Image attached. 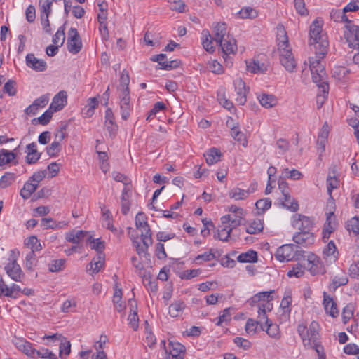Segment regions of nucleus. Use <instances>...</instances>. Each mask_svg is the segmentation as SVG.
<instances>
[{"label": "nucleus", "mask_w": 359, "mask_h": 359, "mask_svg": "<svg viewBox=\"0 0 359 359\" xmlns=\"http://www.w3.org/2000/svg\"><path fill=\"white\" fill-rule=\"evenodd\" d=\"M309 67L313 81L317 84L320 90L316 97L317 107L320 109L325 102L329 91L325 69L319 60L313 58L310 60Z\"/></svg>", "instance_id": "nucleus-1"}, {"label": "nucleus", "mask_w": 359, "mask_h": 359, "mask_svg": "<svg viewBox=\"0 0 359 359\" xmlns=\"http://www.w3.org/2000/svg\"><path fill=\"white\" fill-rule=\"evenodd\" d=\"M323 21L320 19L314 20L310 26V41L311 44L314 45L316 50L315 57H310L309 60L312 58L313 60H319L321 62L325 55L327 53L328 41L326 37L322 34Z\"/></svg>", "instance_id": "nucleus-2"}, {"label": "nucleus", "mask_w": 359, "mask_h": 359, "mask_svg": "<svg viewBox=\"0 0 359 359\" xmlns=\"http://www.w3.org/2000/svg\"><path fill=\"white\" fill-rule=\"evenodd\" d=\"M274 292V290L261 292L253 297L249 300L248 303L251 306H254L256 304H258V318L260 320H264L268 319L266 316L267 311H271L273 309V304L270 302L273 300V296L271 294Z\"/></svg>", "instance_id": "nucleus-3"}, {"label": "nucleus", "mask_w": 359, "mask_h": 359, "mask_svg": "<svg viewBox=\"0 0 359 359\" xmlns=\"http://www.w3.org/2000/svg\"><path fill=\"white\" fill-rule=\"evenodd\" d=\"M318 330L319 324L315 320L310 323L309 327L304 323H299L297 326L298 334L306 347H311L313 343L319 341Z\"/></svg>", "instance_id": "nucleus-4"}, {"label": "nucleus", "mask_w": 359, "mask_h": 359, "mask_svg": "<svg viewBox=\"0 0 359 359\" xmlns=\"http://www.w3.org/2000/svg\"><path fill=\"white\" fill-rule=\"evenodd\" d=\"M294 244H285L277 248L274 256L277 260L281 262L298 260L304 252Z\"/></svg>", "instance_id": "nucleus-5"}, {"label": "nucleus", "mask_w": 359, "mask_h": 359, "mask_svg": "<svg viewBox=\"0 0 359 359\" xmlns=\"http://www.w3.org/2000/svg\"><path fill=\"white\" fill-rule=\"evenodd\" d=\"M19 251L14 250L11 251L10 262L6 264L4 269L8 276L15 282H21L25 277L21 267L17 263V257L19 255Z\"/></svg>", "instance_id": "nucleus-6"}, {"label": "nucleus", "mask_w": 359, "mask_h": 359, "mask_svg": "<svg viewBox=\"0 0 359 359\" xmlns=\"http://www.w3.org/2000/svg\"><path fill=\"white\" fill-rule=\"evenodd\" d=\"M223 53V57L226 66H231L232 61L229 55H234L237 51V45L236 39L231 35H227L222 42L217 43Z\"/></svg>", "instance_id": "nucleus-7"}, {"label": "nucleus", "mask_w": 359, "mask_h": 359, "mask_svg": "<svg viewBox=\"0 0 359 359\" xmlns=\"http://www.w3.org/2000/svg\"><path fill=\"white\" fill-rule=\"evenodd\" d=\"M279 52V57L281 65L285 69L292 72L297 67V62L292 52V48L290 45L287 47H278Z\"/></svg>", "instance_id": "nucleus-8"}, {"label": "nucleus", "mask_w": 359, "mask_h": 359, "mask_svg": "<svg viewBox=\"0 0 359 359\" xmlns=\"http://www.w3.org/2000/svg\"><path fill=\"white\" fill-rule=\"evenodd\" d=\"M344 36L348 43V47L354 50H359V26L355 25H346Z\"/></svg>", "instance_id": "nucleus-9"}, {"label": "nucleus", "mask_w": 359, "mask_h": 359, "mask_svg": "<svg viewBox=\"0 0 359 359\" xmlns=\"http://www.w3.org/2000/svg\"><path fill=\"white\" fill-rule=\"evenodd\" d=\"M292 225L299 231H311L313 227V222L309 217L295 214L292 217Z\"/></svg>", "instance_id": "nucleus-10"}, {"label": "nucleus", "mask_w": 359, "mask_h": 359, "mask_svg": "<svg viewBox=\"0 0 359 359\" xmlns=\"http://www.w3.org/2000/svg\"><path fill=\"white\" fill-rule=\"evenodd\" d=\"M43 339H47L50 342H58L60 348V357L62 358V355H68L71 351L70 342L67 341L66 338L60 334H54L52 335H45L43 337Z\"/></svg>", "instance_id": "nucleus-11"}, {"label": "nucleus", "mask_w": 359, "mask_h": 359, "mask_svg": "<svg viewBox=\"0 0 359 359\" xmlns=\"http://www.w3.org/2000/svg\"><path fill=\"white\" fill-rule=\"evenodd\" d=\"M67 46L68 50L72 54H76L81 50V40L76 28L71 27L69 30Z\"/></svg>", "instance_id": "nucleus-12"}, {"label": "nucleus", "mask_w": 359, "mask_h": 359, "mask_svg": "<svg viewBox=\"0 0 359 359\" xmlns=\"http://www.w3.org/2000/svg\"><path fill=\"white\" fill-rule=\"evenodd\" d=\"M21 288L19 285L13 283L8 287L2 278H0V297L4 296L13 299H17L21 292Z\"/></svg>", "instance_id": "nucleus-13"}, {"label": "nucleus", "mask_w": 359, "mask_h": 359, "mask_svg": "<svg viewBox=\"0 0 359 359\" xmlns=\"http://www.w3.org/2000/svg\"><path fill=\"white\" fill-rule=\"evenodd\" d=\"M233 85L235 87V90L237 93V97L236 99V102L240 105H244L247 100V89L245 83L241 78H236L233 81Z\"/></svg>", "instance_id": "nucleus-14"}, {"label": "nucleus", "mask_w": 359, "mask_h": 359, "mask_svg": "<svg viewBox=\"0 0 359 359\" xmlns=\"http://www.w3.org/2000/svg\"><path fill=\"white\" fill-rule=\"evenodd\" d=\"M326 222L323 231V238L328 239L330 234L334 231L337 226L336 217L333 212L326 213Z\"/></svg>", "instance_id": "nucleus-15"}, {"label": "nucleus", "mask_w": 359, "mask_h": 359, "mask_svg": "<svg viewBox=\"0 0 359 359\" xmlns=\"http://www.w3.org/2000/svg\"><path fill=\"white\" fill-rule=\"evenodd\" d=\"M25 61L28 67L36 72H43L47 67L44 60L36 58L33 53L27 54Z\"/></svg>", "instance_id": "nucleus-16"}, {"label": "nucleus", "mask_w": 359, "mask_h": 359, "mask_svg": "<svg viewBox=\"0 0 359 359\" xmlns=\"http://www.w3.org/2000/svg\"><path fill=\"white\" fill-rule=\"evenodd\" d=\"M308 266L312 275L323 274L325 273V267L319 257L312 254L308 257Z\"/></svg>", "instance_id": "nucleus-17"}, {"label": "nucleus", "mask_w": 359, "mask_h": 359, "mask_svg": "<svg viewBox=\"0 0 359 359\" xmlns=\"http://www.w3.org/2000/svg\"><path fill=\"white\" fill-rule=\"evenodd\" d=\"M294 243L304 246H308L314 243L315 237L311 231H299L293 236Z\"/></svg>", "instance_id": "nucleus-18"}, {"label": "nucleus", "mask_w": 359, "mask_h": 359, "mask_svg": "<svg viewBox=\"0 0 359 359\" xmlns=\"http://www.w3.org/2000/svg\"><path fill=\"white\" fill-rule=\"evenodd\" d=\"M105 127L108 130L109 135L114 137L118 130V126L115 123L114 113L111 108H107L105 111Z\"/></svg>", "instance_id": "nucleus-19"}, {"label": "nucleus", "mask_w": 359, "mask_h": 359, "mask_svg": "<svg viewBox=\"0 0 359 359\" xmlns=\"http://www.w3.org/2000/svg\"><path fill=\"white\" fill-rule=\"evenodd\" d=\"M36 147L37 145L35 142L27 145L25 161L27 164H34L40 159L41 154L38 152Z\"/></svg>", "instance_id": "nucleus-20"}, {"label": "nucleus", "mask_w": 359, "mask_h": 359, "mask_svg": "<svg viewBox=\"0 0 359 359\" xmlns=\"http://www.w3.org/2000/svg\"><path fill=\"white\" fill-rule=\"evenodd\" d=\"M67 102V96L65 91H60L55 95L50 105V109L53 111L61 110Z\"/></svg>", "instance_id": "nucleus-21"}, {"label": "nucleus", "mask_w": 359, "mask_h": 359, "mask_svg": "<svg viewBox=\"0 0 359 359\" xmlns=\"http://www.w3.org/2000/svg\"><path fill=\"white\" fill-rule=\"evenodd\" d=\"M131 196V186L126 185L122 190L121 196V212L126 215L130 210Z\"/></svg>", "instance_id": "nucleus-22"}, {"label": "nucleus", "mask_w": 359, "mask_h": 359, "mask_svg": "<svg viewBox=\"0 0 359 359\" xmlns=\"http://www.w3.org/2000/svg\"><path fill=\"white\" fill-rule=\"evenodd\" d=\"M170 354L172 359H181L184 358L186 351L185 346L180 342L175 341H169Z\"/></svg>", "instance_id": "nucleus-23"}, {"label": "nucleus", "mask_w": 359, "mask_h": 359, "mask_svg": "<svg viewBox=\"0 0 359 359\" xmlns=\"http://www.w3.org/2000/svg\"><path fill=\"white\" fill-rule=\"evenodd\" d=\"M128 304L130 306V313L128 316V320L130 326L136 331L139 327V318L137 311V304L133 299H130Z\"/></svg>", "instance_id": "nucleus-24"}, {"label": "nucleus", "mask_w": 359, "mask_h": 359, "mask_svg": "<svg viewBox=\"0 0 359 359\" xmlns=\"http://www.w3.org/2000/svg\"><path fill=\"white\" fill-rule=\"evenodd\" d=\"M323 297V304L326 313L329 314L333 318L338 316L339 310L337 307V304L335 302H334L332 298L327 295L325 292H324Z\"/></svg>", "instance_id": "nucleus-25"}, {"label": "nucleus", "mask_w": 359, "mask_h": 359, "mask_svg": "<svg viewBox=\"0 0 359 359\" xmlns=\"http://www.w3.org/2000/svg\"><path fill=\"white\" fill-rule=\"evenodd\" d=\"M243 215H226L221 217V222L223 225L226 224L231 230L240 226L242 223Z\"/></svg>", "instance_id": "nucleus-26"}, {"label": "nucleus", "mask_w": 359, "mask_h": 359, "mask_svg": "<svg viewBox=\"0 0 359 359\" xmlns=\"http://www.w3.org/2000/svg\"><path fill=\"white\" fill-rule=\"evenodd\" d=\"M105 255L104 253H100L97 255L96 257H93L89 264V268H87V271L92 273H97L102 268L104 264Z\"/></svg>", "instance_id": "nucleus-27"}, {"label": "nucleus", "mask_w": 359, "mask_h": 359, "mask_svg": "<svg viewBox=\"0 0 359 359\" xmlns=\"http://www.w3.org/2000/svg\"><path fill=\"white\" fill-rule=\"evenodd\" d=\"M227 35L230 34L227 33L226 25L224 22L217 23L214 27V36L212 37V40L218 43L219 42H222Z\"/></svg>", "instance_id": "nucleus-28"}, {"label": "nucleus", "mask_w": 359, "mask_h": 359, "mask_svg": "<svg viewBox=\"0 0 359 359\" xmlns=\"http://www.w3.org/2000/svg\"><path fill=\"white\" fill-rule=\"evenodd\" d=\"M257 98L261 105L267 109L275 107L278 103L276 97L273 95L262 93Z\"/></svg>", "instance_id": "nucleus-29"}, {"label": "nucleus", "mask_w": 359, "mask_h": 359, "mask_svg": "<svg viewBox=\"0 0 359 359\" xmlns=\"http://www.w3.org/2000/svg\"><path fill=\"white\" fill-rule=\"evenodd\" d=\"M277 29V41L278 47H287L289 44L288 37L284 26L278 24L276 27Z\"/></svg>", "instance_id": "nucleus-30"}, {"label": "nucleus", "mask_w": 359, "mask_h": 359, "mask_svg": "<svg viewBox=\"0 0 359 359\" xmlns=\"http://www.w3.org/2000/svg\"><path fill=\"white\" fill-rule=\"evenodd\" d=\"M37 183L33 182L30 179L25 182L20 191V196L24 199H28L37 189Z\"/></svg>", "instance_id": "nucleus-31"}, {"label": "nucleus", "mask_w": 359, "mask_h": 359, "mask_svg": "<svg viewBox=\"0 0 359 359\" xmlns=\"http://www.w3.org/2000/svg\"><path fill=\"white\" fill-rule=\"evenodd\" d=\"M257 259V253L255 250H248L237 257V261L241 263H255Z\"/></svg>", "instance_id": "nucleus-32"}, {"label": "nucleus", "mask_w": 359, "mask_h": 359, "mask_svg": "<svg viewBox=\"0 0 359 359\" xmlns=\"http://www.w3.org/2000/svg\"><path fill=\"white\" fill-rule=\"evenodd\" d=\"M86 236H87L86 231H72L66 234L65 238L68 242L79 244Z\"/></svg>", "instance_id": "nucleus-33"}, {"label": "nucleus", "mask_w": 359, "mask_h": 359, "mask_svg": "<svg viewBox=\"0 0 359 359\" xmlns=\"http://www.w3.org/2000/svg\"><path fill=\"white\" fill-rule=\"evenodd\" d=\"M231 320V314L230 309L226 308L224 309L219 317L215 318L213 321L215 322L217 326L223 327L227 325Z\"/></svg>", "instance_id": "nucleus-34"}, {"label": "nucleus", "mask_w": 359, "mask_h": 359, "mask_svg": "<svg viewBox=\"0 0 359 359\" xmlns=\"http://www.w3.org/2000/svg\"><path fill=\"white\" fill-rule=\"evenodd\" d=\"M263 321L258 318V320H255L252 318H249L245 325V330L250 334H254L256 333L258 326L260 325L261 330H264L263 325Z\"/></svg>", "instance_id": "nucleus-35"}, {"label": "nucleus", "mask_w": 359, "mask_h": 359, "mask_svg": "<svg viewBox=\"0 0 359 359\" xmlns=\"http://www.w3.org/2000/svg\"><path fill=\"white\" fill-rule=\"evenodd\" d=\"M323 255L327 257H331L336 261L339 257V251L333 241H330L324 248Z\"/></svg>", "instance_id": "nucleus-36"}, {"label": "nucleus", "mask_w": 359, "mask_h": 359, "mask_svg": "<svg viewBox=\"0 0 359 359\" xmlns=\"http://www.w3.org/2000/svg\"><path fill=\"white\" fill-rule=\"evenodd\" d=\"M264 223L259 219L252 221L246 227V232L250 234H257L262 231Z\"/></svg>", "instance_id": "nucleus-37"}, {"label": "nucleus", "mask_w": 359, "mask_h": 359, "mask_svg": "<svg viewBox=\"0 0 359 359\" xmlns=\"http://www.w3.org/2000/svg\"><path fill=\"white\" fill-rule=\"evenodd\" d=\"M205 161L208 165H212L219 161L221 152L217 148L210 149L206 154H204Z\"/></svg>", "instance_id": "nucleus-38"}, {"label": "nucleus", "mask_w": 359, "mask_h": 359, "mask_svg": "<svg viewBox=\"0 0 359 359\" xmlns=\"http://www.w3.org/2000/svg\"><path fill=\"white\" fill-rule=\"evenodd\" d=\"M283 205L292 212H296L299 209V204L290 194V191L283 194Z\"/></svg>", "instance_id": "nucleus-39"}, {"label": "nucleus", "mask_w": 359, "mask_h": 359, "mask_svg": "<svg viewBox=\"0 0 359 359\" xmlns=\"http://www.w3.org/2000/svg\"><path fill=\"white\" fill-rule=\"evenodd\" d=\"M264 330L273 338L278 339L280 337L279 327L276 324H273L269 320L265 319Z\"/></svg>", "instance_id": "nucleus-40"}, {"label": "nucleus", "mask_w": 359, "mask_h": 359, "mask_svg": "<svg viewBox=\"0 0 359 359\" xmlns=\"http://www.w3.org/2000/svg\"><path fill=\"white\" fill-rule=\"evenodd\" d=\"M185 304L182 301H177L169 306V314L171 317L180 316L185 308Z\"/></svg>", "instance_id": "nucleus-41"}, {"label": "nucleus", "mask_w": 359, "mask_h": 359, "mask_svg": "<svg viewBox=\"0 0 359 359\" xmlns=\"http://www.w3.org/2000/svg\"><path fill=\"white\" fill-rule=\"evenodd\" d=\"M88 243L91 249L95 250L97 254L104 253L105 248L104 242L100 241V238H94L91 236L88 238Z\"/></svg>", "instance_id": "nucleus-42"}, {"label": "nucleus", "mask_w": 359, "mask_h": 359, "mask_svg": "<svg viewBox=\"0 0 359 359\" xmlns=\"http://www.w3.org/2000/svg\"><path fill=\"white\" fill-rule=\"evenodd\" d=\"M16 154L4 149L0 151V166L9 163L16 158Z\"/></svg>", "instance_id": "nucleus-43"}, {"label": "nucleus", "mask_w": 359, "mask_h": 359, "mask_svg": "<svg viewBox=\"0 0 359 359\" xmlns=\"http://www.w3.org/2000/svg\"><path fill=\"white\" fill-rule=\"evenodd\" d=\"M248 70L252 73H264L267 70V66L260 63L258 60H254L247 65Z\"/></svg>", "instance_id": "nucleus-44"}, {"label": "nucleus", "mask_w": 359, "mask_h": 359, "mask_svg": "<svg viewBox=\"0 0 359 359\" xmlns=\"http://www.w3.org/2000/svg\"><path fill=\"white\" fill-rule=\"evenodd\" d=\"M34 358L57 359L55 354L45 348H41L39 350L36 349Z\"/></svg>", "instance_id": "nucleus-45"}, {"label": "nucleus", "mask_w": 359, "mask_h": 359, "mask_svg": "<svg viewBox=\"0 0 359 359\" xmlns=\"http://www.w3.org/2000/svg\"><path fill=\"white\" fill-rule=\"evenodd\" d=\"M239 18L242 19H253L258 15L257 11L251 7H245L238 12Z\"/></svg>", "instance_id": "nucleus-46"}, {"label": "nucleus", "mask_w": 359, "mask_h": 359, "mask_svg": "<svg viewBox=\"0 0 359 359\" xmlns=\"http://www.w3.org/2000/svg\"><path fill=\"white\" fill-rule=\"evenodd\" d=\"M65 25L61 26L57 31V32L55 34V35L53 36V43L56 45L62 46L65 42Z\"/></svg>", "instance_id": "nucleus-47"}, {"label": "nucleus", "mask_w": 359, "mask_h": 359, "mask_svg": "<svg viewBox=\"0 0 359 359\" xmlns=\"http://www.w3.org/2000/svg\"><path fill=\"white\" fill-rule=\"evenodd\" d=\"M66 260L65 259H53L48 264V269L51 272H59L65 269Z\"/></svg>", "instance_id": "nucleus-48"}, {"label": "nucleus", "mask_w": 359, "mask_h": 359, "mask_svg": "<svg viewBox=\"0 0 359 359\" xmlns=\"http://www.w3.org/2000/svg\"><path fill=\"white\" fill-rule=\"evenodd\" d=\"M120 83L118 87V90H130L129 83L130 77L128 72L126 70H123L120 76Z\"/></svg>", "instance_id": "nucleus-49"}, {"label": "nucleus", "mask_w": 359, "mask_h": 359, "mask_svg": "<svg viewBox=\"0 0 359 359\" xmlns=\"http://www.w3.org/2000/svg\"><path fill=\"white\" fill-rule=\"evenodd\" d=\"M15 180V175L12 172H6L0 179V187L5 189L13 183Z\"/></svg>", "instance_id": "nucleus-50"}, {"label": "nucleus", "mask_w": 359, "mask_h": 359, "mask_svg": "<svg viewBox=\"0 0 359 359\" xmlns=\"http://www.w3.org/2000/svg\"><path fill=\"white\" fill-rule=\"evenodd\" d=\"M249 194V191L241 189L240 188H234L229 191V196L236 200H243L246 198Z\"/></svg>", "instance_id": "nucleus-51"}, {"label": "nucleus", "mask_w": 359, "mask_h": 359, "mask_svg": "<svg viewBox=\"0 0 359 359\" xmlns=\"http://www.w3.org/2000/svg\"><path fill=\"white\" fill-rule=\"evenodd\" d=\"M215 258V255L212 252V249H210L208 252L198 255L194 259V262L198 264H201L203 262L210 261Z\"/></svg>", "instance_id": "nucleus-52"}, {"label": "nucleus", "mask_w": 359, "mask_h": 359, "mask_svg": "<svg viewBox=\"0 0 359 359\" xmlns=\"http://www.w3.org/2000/svg\"><path fill=\"white\" fill-rule=\"evenodd\" d=\"M339 186V181L338 178L334 175L332 176L330 174H329L327 178V193L330 197H332V192L333 189H337Z\"/></svg>", "instance_id": "nucleus-53"}, {"label": "nucleus", "mask_w": 359, "mask_h": 359, "mask_svg": "<svg viewBox=\"0 0 359 359\" xmlns=\"http://www.w3.org/2000/svg\"><path fill=\"white\" fill-rule=\"evenodd\" d=\"M62 149V146L59 141L53 142L48 147H46V152L48 156L55 157L58 155Z\"/></svg>", "instance_id": "nucleus-54"}, {"label": "nucleus", "mask_w": 359, "mask_h": 359, "mask_svg": "<svg viewBox=\"0 0 359 359\" xmlns=\"http://www.w3.org/2000/svg\"><path fill=\"white\" fill-rule=\"evenodd\" d=\"M36 264V256L34 251H29L25 257V267L29 271H33Z\"/></svg>", "instance_id": "nucleus-55"}, {"label": "nucleus", "mask_w": 359, "mask_h": 359, "mask_svg": "<svg viewBox=\"0 0 359 359\" xmlns=\"http://www.w3.org/2000/svg\"><path fill=\"white\" fill-rule=\"evenodd\" d=\"M282 174L286 178H289L292 180H299L303 177L302 173L296 169L289 170L288 168H285L283 169Z\"/></svg>", "instance_id": "nucleus-56"}, {"label": "nucleus", "mask_w": 359, "mask_h": 359, "mask_svg": "<svg viewBox=\"0 0 359 359\" xmlns=\"http://www.w3.org/2000/svg\"><path fill=\"white\" fill-rule=\"evenodd\" d=\"M231 135L235 140L240 142L243 146H247L248 142L246 140L245 135L242 132L238 130L237 128L234 127L231 128Z\"/></svg>", "instance_id": "nucleus-57"}, {"label": "nucleus", "mask_w": 359, "mask_h": 359, "mask_svg": "<svg viewBox=\"0 0 359 359\" xmlns=\"http://www.w3.org/2000/svg\"><path fill=\"white\" fill-rule=\"evenodd\" d=\"M232 230L228 226V225H223L221 229L217 231V238L222 241H227L230 237Z\"/></svg>", "instance_id": "nucleus-58"}, {"label": "nucleus", "mask_w": 359, "mask_h": 359, "mask_svg": "<svg viewBox=\"0 0 359 359\" xmlns=\"http://www.w3.org/2000/svg\"><path fill=\"white\" fill-rule=\"evenodd\" d=\"M349 73L350 70L348 69L345 67L340 66L334 69L332 76L338 80H342L344 79Z\"/></svg>", "instance_id": "nucleus-59"}, {"label": "nucleus", "mask_w": 359, "mask_h": 359, "mask_svg": "<svg viewBox=\"0 0 359 359\" xmlns=\"http://www.w3.org/2000/svg\"><path fill=\"white\" fill-rule=\"evenodd\" d=\"M346 229L349 232L352 231L355 235L359 234V219L354 217L348 220L346 224Z\"/></svg>", "instance_id": "nucleus-60"}, {"label": "nucleus", "mask_w": 359, "mask_h": 359, "mask_svg": "<svg viewBox=\"0 0 359 359\" xmlns=\"http://www.w3.org/2000/svg\"><path fill=\"white\" fill-rule=\"evenodd\" d=\"M304 274V267L299 263L295 264L291 270L287 272V276L300 278Z\"/></svg>", "instance_id": "nucleus-61"}, {"label": "nucleus", "mask_w": 359, "mask_h": 359, "mask_svg": "<svg viewBox=\"0 0 359 359\" xmlns=\"http://www.w3.org/2000/svg\"><path fill=\"white\" fill-rule=\"evenodd\" d=\"M255 205L256 208L258 210H260L262 212H264L271 208V201L269 198L259 199L256 202Z\"/></svg>", "instance_id": "nucleus-62"}, {"label": "nucleus", "mask_w": 359, "mask_h": 359, "mask_svg": "<svg viewBox=\"0 0 359 359\" xmlns=\"http://www.w3.org/2000/svg\"><path fill=\"white\" fill-rule=\"evenodd\" d=\"M16 82L13 80H8L4 86L3 91L10 96L16 94Z\"/></svg>", "instance_id": "nucleus-63"}, {"label": "nucleus", "mask_w": 359, "mask_h": 359, "mask_svg": "<svg viewBox=\"0 0 359 359\" xmlns=\"http://www.w3.org/2000/svg\"><path fill=\"white\" fill-rule=\"evenodd\" d=\"M348 277L344 273H343L341 276H335L332 279V285L334 288H337L340 286L345 285L348 283Z\"/></svg>", "instance_id": "nucleus-64"}]
</instances>
